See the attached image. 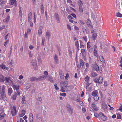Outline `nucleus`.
Masks as SVG:
<instances>
[{
	"instance_id": "obj_1",
	"label": "nucleus",
	"mask_w": 122,
	"mask_h": 122,
	"mask_svg": "<svg viewBox=\"0 0 122 122\" xmlns=\"http://www.w3.org/2000/svg\"><path fill=\"white\" fill-rule=\"evenodd\" d=\"M99 117L103 121L106 120L107 119V117L105 116L104 114L102 112L99 113L98 115Z\"/></svg>"
},
{
	"instance_id": "obj_2",
	"label": "nucleus",
	"mask_w": 122,
	"mask_h": 122,
	"mask_svg": "<svg viewBox=\"0 0 122 122\" xmlns=\"http://www.w3.org/2000/svg\"><path fill=\"white\" fill-rule=\"evenodd\" d=\"M11 112L13 116H14L16 115L17 112L16 110V108L15 106H13L12 108L11 109Z\"/></svg>"
},
{
	"instance_id": "obj_3",
	"label": "nucleus",
	"mask_w": 122,
	"mask_h": 122,
	"mask_svg": "<svg viewBox=\"0 0 122 122\" xmlns=\"http://www.w3.org/2000/svg\"><path fill=\"white\" fill-rule=\"evenodd\" d=\"M11 86L14 90H18L20 86L19 85L12 84Z\"/></svg>"
},
{
	"instance_id": "obj_4",
	"label": "nucleus",
	"mask_w": 122,
	"mask_h": 122,
	"mask_svg": "<svg viewBox=\"0 0 122 122\" xmlns=\"http://www.w3.org/2000/svg\"><path fill=\"white\" fill-rule=\"evenodd\" d=\"M11 79V77H6L5 79V80L7 83H12L13 81Z\"/></svg>"
},
{
	"instance_id": "obj_5",
	"label": "nucleus",
	"mask_w": 122,
	"mask_h": 122,
	"mask_svg": "<svg viewBox=\"0 0 122 122\" xmlns=\"http://www.w3.org/2000/svg\"><path fill=\"white\" fill-rule=\"evenodd\" d=\"M67 109L69 113L72 114L73 113V109L69 105H67Z\"/></svg>"
},
{
	"instance_id": "obj_6",
	"label": "nucleus",
	"mask_w": 122,
	"mask_h": 122,
	"mask_svg": "<svg viewBox=\"0 0 122 122\" xmlns=\"http://www.w3.org/2000/svg\"><path fill=\"white\" fill-rule=\"evenodd\" d=\"M87 24L88 27L91 29H92L93 28V26H92L91 22L89 19H87Z\"/></svg>"
},
{
	"instance_id": "obj_7",
	"label": "nucleus",
	"mask_w": 122,
	"mask_h": 122,
	"mask_svg": "<svg viewBox=\"0 0 122 122\" xmlns=\"http://www.w3.org/2000/svg\"><path fill=\"white\" fill-rule=\"evenodd\" d=\"M0 67L2 69L4 70L5 71L8 70V67H6L3 64H1L0 65Z\"/></svg>"
},
{
	"instance_id": "obj_8",
	"label": "nucleus",
	"mask_w": 122,
	"mask_h": 122,
	"mask_svg": "<svg viewBox=\"0 0 122 122\" xmlns=\"http://www.w3.org/2000/svg\"><path fill=\"white\" fill-rule=\"evenodd\" d=\"M80 67L81 68H82L84 65V63L82 59H80Z\"/></svg>"
},
{
	"instance_id": "obj_9",
	"label": "nucleus",
	"mask_w": 122,
	"mask_h": 122,
	"mask_svg": "<svg viewBox=\"0 0 122 122\" xmlns=\"http://www.w3.org/2000/svg\"><path fill=\"white\" fill-rule=\"evenodd\" d=\"M8 92L9 95L10 96L13 92L12 88L11 87L9 88L8 89Z\"/></svg>"
},
{
	"instance_id": "obj_10",
	"label": "nucleus",
	"mask_w": 122,
	"mask_h": 122,
	"mask_svg": "<svg viewBox=\"0 0 122 122\" xmlns=\"http://www.w3.org/2000/svg\"><path fill=\"white\" fill-rule=\"evenodd\" d=\"M77 4L79 7H82L83 6V4L81 0H78Z\"/></svg>"
},
{
	"instance_id": "obj_11",
	"label": "nucleus",
	"mask_w": 122,
	"mask_h": 122,
	"mask_svg": "<svg viewBox=\"0 0 122 122\" xmlns=\"http://www.w3.org/2000/svg\"><path fill=\"white\" fill-rule=\"evenodd\" d=\"M1 97L2 98H5L6 97L5 92L1 91L0 93Z\"/></svg>"
},
{
	"instance_id": "obj_12",
	"label": "nucleus",
	"mask_w": 122,
	"mask_h": 122,
	"mask_svg": "<svg viewBox=\"0 0 122 122\" xmlns=\"http://www.w3.org/2000/svg\"><path fill=\"white\" fill-rule=\"evenodd\" d=\"M47 77V76L43 75L41 76L38 78V81L44 79H46Z\"/></svg>"
},
{
	"instance_id": "obj_13",
	"label": "nucleus",
	"mask_w": 122,
	"mask_h": 122,
	"mask_svg": "<svg viewBox=\"0 0 122 122\" xmlns=\"http://www.w3.org/2000/svg\"><path fill=\"white\" fill-rule=\"evenodd\" d=\"M42 101L41 98V97H39L37 100L36 104L37 105H39L41 103V101Z\"/></svg>"
},
{
	"instance_id": "obj_14",
	"label": "nucleus",
	"mask_w": 122,
	"mask_h": 122,
	"mask_svg": "<svg viewBox=\"0 0 122 122\" xmlns=\"http://www.w3.org/2000/svg\"><path fill=\"white\" fill-rule=\"evenodd\" d=\"M32 14L31 13H29L28 15V21L30 22V20L32 18Z\"/></svg>"
},
{
	"instance_id": "obj_15",
	"label": "nucleus",
	"mask_w": 122,
	"mask_h": 122,
	"mask_svg": "<svg viewBox=\"0 0 122 122\" xmlns=\"http://www.w3.org/2000/svg\"><path fill=\"white\" fill-rule=\"evenodd\" d=\"M26 111L24 110H22L21 112V113L19 115V116L20 117H22L24 116L25 114Z\"/></svg>"
},
{
	"instance_id": "obj_16",
	"label": "nucleus",
	"mask_w": 122,
	"mask_h": 122,
	"mask_svg": "<svg viewBox=\"0 0 122 122\" xmlns=\"http://www.w3.org/2000/svg\"><path fill=\"white\" fill-rule=\"evenodd\" d=\"M30 80L31 81H38V78H36L34 77H32L30 78Z\"/></svg>"
},
{
	"instance_id": "obj_17",
	"label": "nucleus",
	"mask_w": 122,
	"mask_h": 122,
	"mask_svg": "<svg viewBox=\"0 0 122 122\" xmlns=\"http://www.w3.org/2000/svg\"><path fill=\"white\" fill-rule=\"evenodd\" d=\"M43 28L42 26H41L40 27L39 29L38 30V34L41 35L42 33V29Z\"/></svg>"
},
{
	"instance_id": "obj_18",
	"label": "nucleus",
	"mask_w": 122,
	"mask_h": 122,
	"mask_svg": "<svg viewBox=\"0 0 122 122\" xmlns=\"http://www.w3.org/2000/svg\"><path fill=\"white\" fill-rule=\"evenodd\" d=\"M92 107L93 109L95 111H97L98 110V109L96 105L93 103L92 104Z\"/></svg>"
},
{
	"instance_id": "obj_19",
	"label": "nucleus",
	"mask_w": 122,
	"mask_h": 122,
	"mask_svg": "<svg viewBox=\"0 0 122 122\" xmlns=\"http://www.w3.org/2000/svg\"><path fill=\"white\" fill-rule=\"evenodd\" d=\"M5 116V114L4 112H1L0 115V119H2L4 118Z\"/></svg>"
},
{
	"instance_id": "obj_20",
	"label": "nucleus",
	"mask_w": 122,
	"mask_h": 122,
	"mask_svg": "<svg viewBox=\"0 0 122 122\" xmlns=\"http://www.w3.org/2000/svg\"><path fill=\"white\" fill-rule=\"evenodd\" d=\"M75 45L76 49L78 50H79V44L78 41H76L75 42Z\"/></svg>"
},
{
	"instance_id": "obj_21",
	"label": "nucleus",
	"mask_w": 122,
	"mask_h": 122,
	"mask_svg": "<svg viewBox=\"0 0 122 122\" xmlns=\"http://www.w3.org/2000/svg\"><path fill=\"white\" fill-rule=\"evenodd\" d=\"M93 66L94 68L96 71H98L99 67L98 66L97 64H95Z\"/></svg>"
},
{
	"instance_id": "obj_22",
	"label": "nucleus",
	"mask_w": 122,
	"mask_h": 122,
	"mask_svg": "<svg viewBox=\"0 0 122 122\" xmlns=\"http://www.w3.org/2000/svg\"><path fill=\"white\" fill-rule=\"evenodd\" d=\"M81 52L83 56H85L86 55V52L84 49H82L81 50Z\"/></svg>"
},
{
	"instance_id": "obj_23",
	"label": "nucleus",
	"mask_w": 122,
	"mask_h": 122,
	"mask_svg": "<svg viewBox=\"0 0 122 122\" xmlns=\"http://www.w3.org/2000/svg\"><path fill=\"white\" fill-rule=\"evenodd\" d=\"M16 0H10V3L11 5L14 4L15 6H16Z\"/></svg>"
},
{
	"instance_id": "obj_24",
	"label": "nucleus",
	"mask_w": 122,
	"mask_h": 122,
	"mask_svg": "<svg viewBox=\"0 0 122 122\" xmlns=\"http://www.w3.org/2000/svg\"><path fill=\"white\" fill-rule=\"evenodd\" d=\"M33 120V114L31 113L30 114V122H32Z\"/></svg>"
},
{
	"instance_id": "obj_25",
	"label": "nucleus",
	"mask_w": 122,
	"mask_h": 122,
	"mask_svg": "<svg viewBox=\"0 0 122 122\" xmlns=\"http://www.w3.org/2000/svg\"><path fill=\"white\" fill-rule=\"evenodd\" d=\"M25 97L24 96L23 97L22 99V103L23 104H24L26 103V101L25 100Z\"/></svg>"
},
{
	"instance_id": "obj_26",
	"label": "nucleus",
	"mask_w": 122,
	"mask_h": 122,
	"mask_svg": "<svg viewBox=\"0 0 122 122\" xmlns=\"http://www.w3.org/2000/svg\"><path fill=\"white\" fill-rule=\"evenodd\" d=\"M59 74L60 76V77L61 79H63L64 78V73L62 72H60L59 73Z\"/></svg>"
},
{
	"instance_id": "obj_27",
	"label": "nucleus",
	"mask_w": 122,
	"mask_h": 122,
	"mask_svg": "<svg viewBox=\"0 0 122 122\" xmlns=\"http://www.w3.org/2000/svg\"><path fill=\"white\" fill-rule=\"evenodd\" d=\"M65 89H66V87H63L62 86L61 87L60 91L61 92H66Z\"/></svg>"
},
{
	"instance_id": "obj_28",
	"label": "nucleus",
	"mask_w": 122,
	"mask_h": 122,
	"mask_svg": "<svg viewBox=\"0 0 122 122\" xmlns=\"http://www.w3.org/2000/svg\"><path fill=\"white\" fill-rule=\"evenodd\" d=\"M116 16L117 17L121 18L122 17V15L120 13L118 12L116 13Z\"/></svg>"
},
{
	"instance_id": "obj_29",
	"label": "nucleus",
	"mask_w": 122,
	"mask_h": 122,
	"mask_svg": "<svg viewBox=\"0 0 122 122\" xmlns=\"http://www.w3.org/2000/svg\"><path fill=\"white\" fill-rule=\"evenodd\" d=\"M102 107L104 109H106L107 108V105L104 103H103L102 104Z\"/></svg>"
},
{
	"instance_id": "obj_30",
	"label": "nucleus",
	"mask_w": 122,
	"mask_h": 122,
	"mask_svg": "<svg viewBox=\"0 0 122 122\" xmlns=\"http://www.w3.org/2000/svg\"><path fill=\"white\" fill-rule=\"evenodd\" d=\"M99 57V59L101 61L103 62H105V61L102 56H100Z\"/></svg>"
},
{
	"instance_id": "obj_31",
	"label": "nucleus",
	"mask_w": 122,
	"mask_h": 122,
	"mask_svg": "<svg viewBox=\"0 0 122 122\" xmlns=\"http://www.w3.org/2000/svg\"><path fill=\"white\" fill-rule=\"evenodd\" d=\"M54 59L55 60V62L56 63H57L58 61V56L57 55L55 54V55Z\"/></svg>"
},
{
	"instance_id": "obj_32",
	"label": "nucleus",
	"mask_w": 122,
	"mask_h": 122,
	"mask_svg": "<svg viewBox=\"0 0 122 122\" xmlns=\"http://www.w3.org/2000/svg\"><path fill=\"white\" fill-rule=\"evenodd\" d=\"M25 87L26 88V89H28L30 87L31 85L30 84H26L25 85Z\"/></svg>"
},
{
	"instance_id": "obj_33",
	"label": "nucleus",
	"mask_w": 122,
	"mask_h": 122,
	"mask_svg": "<svg viewBox=\"0 0 122 122\" xmlns=\"http://www.w3.org/2000/svg\"><path fill=\"white\" fill-rule=\"evenodd\" d=\"M98 94V92L97 90L94 91L92 92V95L93 96L97 95Z\"/></svg>"
},
{
	"instance_id": "obj_34",
	"label": "nucleus",
	"mask_w": 122,
	"mask_h": 122,
	"mask_svg": "<svg viewBox=\"0 0 122 122\" xmlns=\"http://www.w3.org/2000/svg\"><path fill=\"white\" fill-rule=\"evenodd\" d=\"M50 32L48 31L46 32V35L47 36V38L49 40V39L50 36Z\"/></svg>"
},
{
	"instance_id": "obj_35",
	"label": "nucleus",
	"mask_w": 122,
	"mask_h": 122,
	"mask_svg": "<svg viewBox=\"0 0 122 122\" xmlns=\"http://www.w3.org/2000/svg\"><path fill=\"white\" fill-rule=\"evenodd\" d=\"M19 15L20 17H22V11L21 7H19Z\"/></svg>"
},
{
	"instance_id": "obj_36",
	"label": "nucleus",
	"mask_w": 122,
	"mask_h": 122,
	"mask_svg": "<svg viewBox=\"0 0 122 122\" xmlns=\"http://www.w3.org/2000/svg\"><path fill=\"white\" fill-rule=\"evenodd\" d=\"M97 74L95 72H93L91 74V76L92 77H96L97 76Z\"/></svg>"
},
{
	"instance_id": "obj_37",
	"label": "nucleus",
	"mask_w": 122,
	"mask_h": 122,
	"mask_svg": "<svg viewBox=\"0 0 122 122\" xmlns=\"http://www.w3.org/2000/svg\"><path fill=\"white\" fill-rule=\"evenodd\" d=\"M103 78L102 77H100L98 79L99 83H102L103 82Z\"/></svg>"
},
{
	"instance_id": "obj_38",
	"label": "nucleus",
	"mask_w": 122,
	"mask_h": 122,
	"mask_svg": "<svg viewBox=\"0 0 122 122\" xmlns=\"http://www.w3.org/2000/svg\"><path fill=\"white\" fill-rule=\"evenodd\" d=\"M40 9L41 13V14H42L44 13L43 6V5H41Z\"/></svg>"
},
{
	"instance_id": "obj_39",
	"label": "nucleus",
	"mask_w": 122,
	"mask_h": 122,
	"mask_svg": "<svg viewBox=\"0 0 122 122\" xmlns=\"http://www.w3.org/2000/svg\"><path fill=\"white\" fill-rule=\"evenodd\" d=\"M28 51V55L29 57H31L33 56V54L31 53V51L29 50Z\"/></svg>"
},
{
	"instance_id": "obj_40",
	"label": "nucleus",
	"mask_w": 122,
	"mask_h": 122,
	"mask_svg": "<svg viewBox=\"0 0 122 122\" xmlns=\"http://www.w3.org/2000/svg\"><path fill=\"white\" fill-rule=\"evenodd\" d=\"M94 99L95 100L97 101L99 99V97L97 95L94 96Z\"/></svg>"
},
{
	"instance_id": "obj_41",
	"label": "nucleus",
	"mask_w": 122,
	"mask_h": 122,
	"mask_svg": "<svg viewBox=\"0 0 122 122\" xmlns=\"http://www.w3.org/2000/svg\"><path fill=\"white\" fill-rule=\"evenodd\" d=\"M48 80L51 82H53V81L51 76H49L48 77Z\"/></svg>"
},
{
	"instance_id": "obj_42",
	"label": "nucleus",
	"mask_w": 122,
	"mask_h": 122,
	"mask_svg": "<svg viewBox=\"0 0 122 122\" xmlns=\"http://www.w3.org/2000/svg\"><path fill=\"white\" fill-rule=\"evenodd\" d=\"M0 81L1 82H3L5 80V78L4 77L2 76L0 77Z\"/></svg>"
},
{
	"instance_id": "obj_43",
	"label": "nucleus",
	"mask_w": 122,
	"mask_h": 122,
	"mask_svg": "<svg viewBox=\"0 0 122 122\" xmlns=\"http://www.w3.org/2000/svg\"><path fill=\"white\" fill-rule=\"evenodd\" d=\"M93 40H95L97 36V34L96 33H94L93 34Z\"/></svg>"
},
{
	"instance_id": "obj_44",
	"label": "nucleus",
	"mask_w": 122,
	"mask_h": 122,
	"mask_svg": "<svg viewBox=\"0 0 122 122\" xmlns=\"http://www.w3.org/2000/svg\"><path fill=\"white\" fill-rule=\"evenodd\" d=\"M79 11L80 13H82L83 11V9L82 7H79Z\"/></svg>"
},
{
	"instance_id": "obj_45",
	"label": "nucleus",
	"mask_w": 122,
	"mask_h": 122,
	"mask_svg": "<svg viewBox=\"0 0 122 122\" xmlns=\"http://www.w3.org/2000/svg\"><path fill=\"white\" fill-rule=\"evenodd\" d=\"M94 55L96 56H98V54L97 53V52L96 50H94Z\"/></svg>"
},
{
	"instance_id": "obj_46",
	"label": "nucleus",
	"mask_w": 122,
	"mask_h": 122,
	"mask_svg": "<svg viewBox=\"0 0 122 122\" xmlns=\"http://www.w3.org/2000/svg\"><path fill=\"white\" fill-rule=\"evenodd\" d=\"M16 95L15 94L14 95H13L12 97L11 98L14 100H16Z\"/></svg>"
},
{
	"instance_id": "obj_47",
	"label": "nucleus",
	"mask_w": 122,
	"mask_h": 122,
	"mask_svg": "<svg viewBox=\"0 0 122 122\" xmlns=\"http://www.w3.org/2000/svg\"><path fill=\"white\" fill-rule=\"evenodd\" d=\"M71 90V87L70 86H67L66 87V89H65L66 92H67Z\"/></svg>"
},
{
	"instance_id": "obj_48",
	"label": "nucleus",
	"mask_w": 122,
	"mask_h": 122,
	"mask_svg": "<svg viewBox=\"0 0 122 122\" xmlns=\"http://www.w3.org/2000/svg\"><path fill=\"white\" fill-rule=\"evenodd\" d=\"M121 118V115L119 114H117V119H120Z\"/></svg>"
},
{
	"instance_id": "obj_49",
	"label": "nucleus",
	"mask_w": 122,
	"mask_h": 122,
	"mask_svg": "<svg viewBox=\"0 0 122 122\" xmlns=\"http://www.w3.org/2000/svg\"><path fill=\"white\" fill-rule=\"evenodd\" d=\"M94 81L96 83L98 82L99 83V81L98 78H96L94 80Z\"/></svg>"
},
{
	"instance_id": "obj_50",
	"label": "nucleus",
	"mask_w": 122,
	"mask_h": 122,
	"mask_svg": "<svg viewBox=\"0 0 122 122\" xmlns=\"http://www.w3.org/2000/svg\"><path fill=\"white\" fill-rule=\"evenodd\" d=\"M67 26L68 29L69 30H71V28L69 25V24H67Z\"/></svg>"
},
{
	"instance_id": "obj_51",
	"label": "nucleus",
	"mask_w": 122,
	"mask_h": 122,
	"mask_svg": "<svg viewBox=\"0 0 122 122\" xmlns=\"http://www.w3.org/2000/svg\"><path fill=\"white\" fill-rule=\"evenodd\" d=\"M55 18H56V19L59 18V16L56 13L55 15Z\"/></svg>"
},
{
	"instance_id": "obj_52",
	"label": "nucleus",
	"mask_w": 122,
	"mask_h": 122,
	"mask_svg": "<svg viewBox=\"0 0 122 122\" xmlns=\"http://www.w3.org/2000/svg\"><path fill=\"white\" fill-rule=\"evenodd\" d=\"M82 38L86 42H87V39L86 36L83 37Z\"/></svg>"
},
{
	"instance_id": "obj_53",
	"label": "nucleus",
	"mask_w": 122,
	"mask_h": 122,
	"mask_svg": "<svg viewBox=\"0 0 122 122\" xmlns=\"http://www.w3.org/2000/svg\"><path fill=\"white\" fill-rule=\"evenodd\" d=\"M85 80L86 82H88L89 80V78L88 76L86 77L85 78Z\"/></svg>"
},
{
	"instance_id": "obj_54",
	"label": "nucleus",
	"mask_w": 122,
	"mask_h": 122,
	"mask_svg": "<svg viewBox=\"0 0 122 122\" xmlns=\"http://www.w3.org/2000/svg\"><path fill=\"white\" fill-rule=\"evenodd\" d=\"M2 90L1 91L5 92V86L4 85H3L2 87Z\"/></svg>"
},
{
	"instance_id": "obj_55",
	"label": "nucleus",
	"mask_w": 122,
	"mask_h": 122,
	"mask_svg": "<svg viewBox=\"0 0 122 122\" xmlns=\"http://www.w3.org/2000/svg\"><path fill=\"white\" fill-rule=\"evenodd\" d=\"M54 86L55 89L56 90H58L59 89V88L57 87V84H54Z\"/></svg>"
},
{
	"instance_id": "obj_56",
	"label": "nucleus",
	"mask_w": 122,
	"mask_h": 122,
	"mask_svg": "<svg viewBox=\"0 0 122 122\" xmlns=\"http://www.w3.org/2000/svg\"><path fill=\"white\" fill-rule=\"evenodd\" d=\"M60 95L65 97L66 96V94L65 93H60Z\"/></svg>"
},
{
	"instance_id": "obj_57",
	"label": "nucleus",
	"mask_w": 122,
	"mask_h": 122,
	"mask_svg": "<svg viewBox=\"0 0 122 122\" xmlns=\"http://www.w3.org/2000/svg\"><path fill=\"white\" fill-rule=\"evenodd\" d=\"M45 42V38H43L42 39V45L43 46L44 45V43Z\"/></svg>"
},
{
	"instance_id": "obj_58",
	"label": "nucleus",
	"mask_w": 122,
	"mask_h": 122,
	"mask_svg": "<svg viewBox=\"0 0 122 122\" xmlns=\"http://www.w3.org/2000/svg\"><path fill=\"white\" fill-rule=\"evenodd\" d=\"M90 42H88L87 43V48H89L90 47Z\"/></svg>"
},
{
	"instance_id": "obj_59",
	"label": "nucleus",
	"mask_w": 122,
	"mask_h": 122,
	"mask_svg": "<svg viewBox=\"0 0 122 122\" xmlns=\"http://www.w3.org/2000/svg\"><path fill=\"white\" fill-rule=\"evenodd\" d=\"M37 120L39 122H41L42 121V119L41 117L38 118L37 119Z\"/></svg>"
},
{
	"instance_id": "obj_60",
	"label": "nucleus",
	"mask_w": 122,
	"mask_h": 122,
	"mask_svg": "<svg viewBox=\"0 0 122 122\" xmlns=\"http://www.w3.org/2000/svg\"><path fill=\"white\" fill-rule=\"evenodd\" d=\"M32 65L34 66L36 65V61H35L34 62H32Z\"/></svg>"
},
{
	"instance_id": "obj_61",
	"label": "nucleus",
	"mask_w": 122,
	"mask_h": 122,
	"mask_svg": "<svg viewBox=\"0 0 122 122\" xmlns=\"http://www.w3.org/2000/svg\"><path fill=\"white\" fill-rule=\"evenodd\" d=\"M44 74L45 75V76H47L48 74V72L47 71H45L44 72Z\"/></svg>"
},
{
	"instance_id": "obj_62",
	"label": "nucleus",
	"mask_w": 122,
	"mask_h": 122,
	"mask_svg": "<svg viewBox=\"0 0 122 122\" xmlns=\"http://www.w3.org/2000/svg\"><path fill=\"white\" fill-rule=\"evenodd\" d=\"M69 75L68 73H67L66 76L65 77V78L66 79H67V78L69 77Z\"/></svg>"
},
{
	"instance_id": "obj_63",
	"label": "nucleus",
	"mask_w": 122,
	"mask_h": 122,
	"mask_svg": "<svg viewBox=\"0 0 122 122\" xmlns=\"http://www.w3.org/2000/svg\"><path fill=\"white\" fill-rule=\"evenodd\" d=\"M79 23H81L82 24H84L85 23L82 20H79Z\"/></svg>"
},
{
	"instance_id": "obj_64",
	"label": "nucleus",
	"mask_w": 122,
	"mask_h": 122,
	"mask_svg": "<svg viewBox=\"0 0 122 122\" xmlns=\"http://www.w3.org/2000/svg\"><path fill=\"white\" fill-rule=\"evenodd\" d=\"M29 48L30 49H32L34 48V47L32 45H30L29 46Z\"/></svg>"
}]
</instances>
